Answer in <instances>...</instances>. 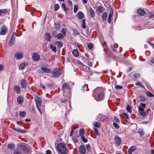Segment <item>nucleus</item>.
I'll return each mask as SVG.
<instances>
[{
    "label": "nucleus",
    "instance_id": "e433bc0d",
    "mask_svg": "<svg viewBox=\"0 0 154 154\" xmlns=\"http://www.w3.org/2000/svg\"><path fill=\"white\" fill-rule=\"evenodd\" d=\"M62 7L63 8L64 11L66 12L69 10L68 8L66 7L64 3L62 4Z\"/></svg>",
    "mask_w": 154,
    "mask_h": 154
},
{
    "label": "nucleus",
    "instance_id": "13d9d810",
    "mask_svg": "<svg viewBox=\"0 0 154 154\" xmlns=\"http://www.w3.org/2000/svg\"><path fill=\"white\" fill-rule=\"evenodd\" d=\"M115 88L117 89H122V87L121 86L116 85V86Z\"/></svg>",
    "mask_w": 154,
    "mask_h": 154
},
{
    "label": "nucleus",
    "instance_id": "6ab92c4d",
    "mask_svg": "<svg viewBox=\"0 0 154 154\" xmlns=\"http://www.w3.org/2000/svg\"><path fill=\"white\" fill-rule=\"evenodd\" d=\"M78 18L80 19H82L85 17L83 13L81 11H79L77 14Z\"/></svg>",
    "mask_w": 154,
    "mask_h": 154
},
{
    "label": "nucleus",
    "instance_id": "c85d7f7f",
    "mask_svg": "<svg viewBox=\"0 0 154 154\" xmlns=\"http://www.w3.org/2000/svg\"><path fill=\"white\" fill-rule=\"evenodd\" d=\"M85 133V130L84 128H82L80 129L79 132V136L80 137H82L84 136L83 134Z\"/></svg>",
    "mask_w": 154,
    "mask_h": 154
},
{
    "label": "nucleus",
    "instance_id": "4d7b16f0",
    "mask_svg": "<svg viewBox=\"0 0 154 154\" xmlns=\"http://www.w3.org/2000/svg\"><path fill=\"white\" fill-rule=\"evenodd\" d=\"M114 119H115V121L117 122H120V120H119V118L116 117H115Z\"/></svg>",
    "mask_w": 154,
    "mask_h": 154
},
{
    "label": "nucleus",
    "instance_id": "f3484780",
    "mask_svg": "<svg viewBox=\"0 0 154 154\" xmlns=\"http://www.w3.org/2000/svg\"><path fill=\"white\" fill-rule=\"evenodd\" d=\"M27 83L24 79H22L21 81V85L23 88H26L27 87Z\"/></svg>",
    "mask_w": 154,
    "mask_h": 154
},
{
    "label": "nucleus",
    "instance_id": "09e8293b",
    "mask_svg": "<svg viewBox=\"0 0 154 154\" xmlns=\"http://www.w3.org/2000/svg\"><path fill=\"white\" fill-rule=\"evenodd\" d=\"M113 126L116 129H118L119 128V126L116 123L113 122Z\"/></svg>",
    "mask_w": 154,
    "mask_h": 154
},
{
    "label": "nucleus",
    "instance_id": "f8f14e48",
    "mask_svg": "<svg viewBox=\"0 0 154 154\" xmlns=\"http://www.w3.org/2000/svg\"><path fill=\"white\" fill-rule=\"evenodd\" d=\"M28 63L27 62L23 63H21L19 67V69L20 70H22L23 69L28 65Z\"/></svg>",
    "mask_w": 154,
    "mask_h": 154
},
{
    "label": "nucleus",
    "instance_id": "774afa93",
    "mask_svg": "<svg viewBox=\"0 0 154 154\" xmlns=\"http://www.w3.org/2000/svg\"><path fill=\"white\" fill-rule=\"evenodd\" d=\"M94 131H95V132L97 134V135L98 134V131L97 129L96 128H94Z\"/></svg>",
    "mask_w": 154,
    "mask_h": 154
},
{
    "label": "nucleus",
    "instance_id": "39448f33",
    "mask_svg": "<svg viewBox=\"0 0 154 154\" xmlns=\"http://www.w3.org/2000/svg\"><path fill=\"white\" fill-rule=\"evenodd\" d=\"M8 29L7 27L5 25L2 26L1 28V31L0 32V34L1 35H5L7 32Z\"/></svg>",
    "mask_w": 154,
    "mask_h": 154
},
{
    "label": "nucleus",
    "instance_id": "393cba45",
    "mask_svg": "<svg viewBox=\"0 0 154 154\" xmlns=\"http://www.w3.org/2000/svg\"><path fill=\"white\" fill-rule=\"evenodd\" d=\"M14 89L15 91L17 93H20V87L19 86L16 85L14 86Z\"/></svg>",
    "mask_w": 154,
    "mask_h": 154
},
{
    "label": "nucleus",
    "instance_id": "2eb2a0df",
    "mask_svg": "<svg viewBox=\"0 0 154 154\" xmlns=\"http://www.w3.org/2000/svg\"><path fill=\"white\" fill-rule=\"evenodd\" d=\"M136 147L135 146H131L128 150V154H131L136 149Z\"/></svg>",
    "mask_w": 154,
    "mask_h": 154
},
{
    "label": "nucleus",
    "instance_id": "4468645a",
    "mask_svg": "<svg viewBox=\"0 0 154 154\" xmlns=\"http://www.w3.org/2000/svg\"><path fill=\"white\" fill-rule=\"evenodd\" d=\"M65 88H66L67 90H68L69 91L70 90L69 86L66 83H64L63 85L62 88V90L63 91H64Z\"/></svg>",
    "mask_w": 154,
    "mask_h": 154
},
{
    "label": "nucleus",
    "instance_id": "c9c22d12",
    "mask_svg": "<svg viewBox=\"0 0 154 154\" xmlns=\"http://www.w3.org/2000/svg\"><path fill=\"white\" fill-rule=\"evenodd\" d=\"M94 126H95L96 127L99 128L100 127V124L97 122H94Z\"/></svg>",
    "mask_w": 154,
    "mask_h": 154
},
{
    "label": "nucleus",
    "instance_id": "1a4fd4ad",
    "mask_svg": "<svg viewBox=\"0 0 154 154\" xmlns=\"http://www.w3.org/2000/svg\"><path fill=\"white\" fill-rule=\"evenodd\" d=\"M15 57L17 60H20L23 58V54L22 52H17L15 54Z\"/></svg>",
    "mask_w": 154,
    "mask_h": 154
},
{
    "label": "nucleus",
    "instance_id": "4be33fe9",
    "mask_svg": "<svg viewBox=\"0 0 154 154\" xmlns=\"http://www.w3.org/2000/svg\"><path fill=\"white\" fill-rule=\"evenodd\" d=\"M89 11H90L91 17L92 18H93L95 16V13L94 10L92 8H89Z\"/></svg>",
    "mask_w": 154,
    "mask_h": 154
},
{
    "label": "nucleus",
    "instance_id": "4c0bfd02",
    "mask_svg": "<svg viewBox=\"0 0 154 154\" xmlns=\"http://www.w3.org/2000/svg\"><path fill=\"white\" fill-rule=\"evenodd\" d=\"M126 110L127 111H128L129 113H131L132 112V109L131 107L128 105L126 107Z\"/></svg>",
    "mask_w": 154,
    "mask_h": 154
},
{
    "label": "nucleus",
    "instance_id": "de8ad7c7",
    "mask_svg": "<svg viewBox=\"0 0 154 154\" xmlns=\"http://www.w3.org/2000/svg\"><path fill=\"white\" fill-rule=\"evenodd\" d=\"M87 46L89 49L91 50L93 48V45L91 43H88L87 44Z\"/></svg>",
    "mask_w": 154,
    "mask_h": 154
},
{
    "label": "nucleus",
    "instance_id": "a211bd4d",
    "mask_svg": "<svg viewBox=\"0 0 154 154\" xmlns=\"http://www.w3.org/2000/svg\"><path fill=\"white\" fill-rule=\"evenodd\" d=\"M137 13L139 15L141 16H143L145 14V11L141 9H138L137 11Z\"/></svg>",
    "mask_w": 154,
    "mask_h": 154
},
{
    "label": "nucleus",
    "instance_id": "ea45409f",
    "mask_svg": "<svg viewBox=\"0 0 154 154\" xmlns=\"http://www.w3.org/2000/svg\"><path fill=\"white\" fill-rule=\"evenodd\" d=\"M85 20L84 19H83L82 21V27L84 29H85L86 28V26L85 25Z\"/></svg>",
    "mask_w": 154,
    "mask_h": 154
},
{
    "label": "nucleus",
    "instance_id": "20e7f679",
    "mask_svg": "<svg viewBox=\"0 0 154 154\" xmlns=\"http://www.w3.org/2000/svg\"><path fill=\"white\" fill-rule=\"evenodd\" d=\"M97 120L99 121H101L105 122L106 121L107 119L105 115L99 114L97 116Z\"/></svg>",
    "mask_w": 154,
    "mask_h": 154
},
{
    "label": "nucleus",
    "instance_id": "49530a36",
    "mask_svg": "<svg viewBox=\"0 0 154 154\" xmlns=\"http://www.w3.org/2000/svg\"><path fill=\"white\" fill-rule=\"evenodd\" d=\"M86 148L88 151L90 152V146L89 144H88L86 145Z\"/></svg>",
    "mask_w": 154,
    "mask_h": 154
},
{
    "label": "nucleus",
    "instance_id": "0eeeda50",
    "mask_svg": "<svg viewBox=\"0 0 154 154\" xmlns=\"http://www.w3.org/2000/svg\"><path fill=\"white\" fill-rule=\"evenodd\" d=\"M79 150L81 154H85L86 152V149L84 145H80L79 148Z\"/></svg>",
    "mask_w": 154,
    "mask_h": 154
},
{
    "label": "nucleus",
    "instance_id": "ddd939ff",
    "mask_svg": "<svg viewBox=\"0 0 154 154\" xmlns=\"http://www.w3.org/2000/svg\"><path fill=\"white\" fill-rule=\"evenodd\" d=\"M15 39V37L14 36L13 34H12L11 36V39L9 43V45L10 46H12L14 44V41Z\"/></svg>",
    "mask_w": 154,
    "mask_h": 154
},
{
    "label": "nucleus",
    "instance_id": "680f3d73",
    "mask_svg": "<svg viewBox=\"0 0 154 154\" xmlns=\"http://www.w3.org/2000/svg\"><path fill=\"white\" fill-rule=\"evenodd\" d=\"M122 114L124 116H125V117H126V118L127 119H129L128 116L126 113H122Z\"/></svg>",
    "mask_w": 154,
    "mask_h": 154
},
{
    "label": "nucleus",
    "instance_id": "79ce46f5",
    "mask_svg": "<svg viewBox=\"0 0 154 154\" xmlns=\"http://www.w3.org/2000/svg\"><path fill=\"white\" fill-rule=\"evenodd\" d=\"M139 112L140 115L143 117H145L146 115V112L145 111H143L140 112Z\"/></svg>",
    "mask_w": 154,
    "mask_h": 154
},
{
    "label": "nucleus",
    "instance_id": "f704fd0d",
    "mask_svg": "<svg viewBox=\"0 0 154 154\" xmlns=\"http://www.w3.org/2000/svg\"><path fill=\"white\" fill-rule=\"evenodd\" d=\"M54 24L55 27L56 28L59 29L61 27V25L58 22H56Z\"/></svg>",
    "mask_w": 154,
    "mask_h": 154
},
{
    "label": "nucleus",
    "instance_id": "6e6552de",
    "mask_svg": "<svg viewBox=\"0 0 154 154\" xmlns=\"http://www.w3.org/2000/svg\"><path fill=\"white\" fill-rule=\"evenodd\" d=\"M140 106L138 107V110L140 112L144 111V108L146 107V105L145 104L140 103Z\"/></svg>",
    "mask_w": 154,
    "mask_h": 154
},
{
    "label": "nucleus",
    "instance_id": "7ed1b4c3",
    "mask_svg": "<svg viewBox=\"0 0 154 154\" xmlns=\"http://www.w3.org/2000/svg\"><path fill=\"white\" fill-rule=\"evenodd\" d=\"M52 76L55 78L59 77L61 74V71L59 69H54L52 72Z\"/></svg>",
    "mask_w": 154,
    "mask_h": 154
},
{
    "label": "nucleus",
    "instance_id": "e2e57ef3",
    "mask_svg": "<svg viewBox=\"0 0 154 154\" xmlns=\"http://www.w3.org/2000/svg\"><path fill=\"white\" fill-rule=\"evenodd\" d=\"M14 154H21L20 152L17 151H14Z\"/></svg>",
    "mask_w": 154,
    "mask_h": 154
},
{
    "label": "nucleus",
    "instance_id": "5701e85b",
    "mask_svg": "<svg viewBox=\"0 0 154 154\" xmlns=\"http://www.w3.org/2000/svg\"><path fill=\"white\" fill-rule=\"evenodd\" d=\"M45 37L46 40L48 41H51V36L49 33H46L45 35Z\"/></svg>",
    "mask_w": 154,
    "mask_h": 154
},
{
    "label": "nucleus",
    "instance_id": "cd10ccee",
    "mask_svg": "<svg viewBox=\"0 0 154 154\" xmlns=\"http://www.w3.org/2000/svg\"><path fill=\"white\" fill-rule=\"evenodd\" d=\"M8 147L10 149H13L15 147V145L14 144L11 143L8 144Z\"/></svg>",
    "mask_w": 154,
    "mask_h": 154
},
{
    "label": "nucleus",
    "instance_id": "f03ea898",
    "mask_svg": "<svg viewBox=\"0 0 154 154\" xmlns=\"http://www.w3.org/2000/svg\"><path fill=\"white\" fill-rule=\"evenodd\" d=\"M35 99L37 108L41 114L42 112L40 108V107L41 106L42 104V100L38 96L36 97L35 98Z\"/></svg>",
    "mask_w": 154,
    "mask_h": 154
},
{
    "label": "nucleus",
    "instance_id": "c756f323",
    "mask_svg": "<svg viewBox=\"0 0 154 154\" xmlns=\"http://www.w3.org/2000/svg\"><path fill=\"white\" fill-rule=\"evenodd\" d=\"M55 44L56 45L57 47L61 48L63 46V44L62 42H56Z\"/></svg>",
    "mask_w": 154,
    "mask_h": 154
},
{
    "label": "nucleus",
    "instance_id": "864d4df0",
    "mask_svg": "<svg viewBox=\"0 0 154 154\" xmlns=\"http://www.w3.org/2000/svg\"><path fill=\"white\" fill-rule=\"evenodd\" d=\"M148 16L149 18H154V14L152 13H150L149 14Z\"/></svg>",
    "mask_w": 154,
    "mask_h": 154
},
{
    "label": "nucleus",
    "instance_id": "b1692460",
    "mask_svg": "<svg viewBox=\"0 0 154 154\" xmlns=\"http://www.w3.org/2000/svg\"><path fill=\"white\" fill-rule=\"evenodd\" d=\"M50 49L52 50V51L54 52H56L57 51V48L56 46L55 45H53L52 44H51L50 45Z\"/></svg>",
    "mask_w": 154,
    "mask_h": 154
},
{
    "label": "nucleus",
    "instance_id": "3c124183",
    "mask_svg": "<svg viewBox=\"0 0 154 154\" xmlns=\"http://www.w3.org/2000/svg\"><path fill=\"white\" fill-rule=\"evenodd\" d=\"M78 10V7L77 6L75 5L74 6V11L75 13H76Z\"/></svg>",
    "mask_w": 154,
    "mask_h": 154
},
{
    "label": "nucleus",
    "instance_id": "0e129e2a",
    "mask_svg": "<svg viewBox=\"0 0 154 154\" xmlns=\"http://www.w3.org/2000/svg\"><path fill=\"white\" fill-rule=\"evenodd\" d=\"M46 154H51V152L50 150H46Z\"/></svg>",
    "mask_w": 154,
    "mask_h": 154
},
{
    "label": "nucleus",
    "instance_id": "9d476101",
    "mask_svg": "<svg viewBox=\"0 0 154 154\" xmlns=\"http://www.w3.org/2000/svg\"><path fill=\"white\" fill-rule=\"evenodd\" d=\"M114 140L117 146H119L121 143V140L120 138L118 136H115Z\"/></svg>",
    "mask_w": 154,
    "mask_h": 154
},
{
    "label": "nucleus",
    "instance_id": "aec40b11",
    "mask_svg": "<svg viewBox=\"0 0 154 154\" xmlns=\"http://www.w3.org/2000/svg\"><path fill=\"white\" fill-rule=\"evenodd\" d=\"M41 69L42 71L45 73H49L51 72V70L46 67H42Z\"/></svg>",
    "mask_w": 154,
    "mask_h": 154
},
{
    "label": "nucleus",
    "instance_id": "052dcab7",
    "mask_svg": "<svg viewBox=\"0 0 154 154\" xmlns=\"http://www.w3.org/2000/svg\"><path fill=\"white\" fill-rule=\"evenodd\" d=\"M1 11H2V14H4V13H5L7 12V10L6 9H3L2 10H1Z\"/></svg>",
    "mask_w": 154,
    "mask_h": 154
},
{
    "label": "nucleus",
    "instance_id": "a878e982",
    "mask_svg": "<svg viewBox=\"0 0 154 154\" xmlns=\"http://www.w3.org/2000/svg\"><path fill=\"white\" fill-rule=\"evenodd\" d=\"M72 54L73 55L76 57L79 56V53L78 50L77 49H74L72 51Z\"/></svg>",
    "mask_w": 154,
    "mask_h": 154
},
{
    "label": "nucleus",
    "instance_id": "2f4dec72",
    "mask_svg": "<svg viewBox=\"0 0 154 154\" xmlns=\"http://www.w3.org/2000/svg\"><path fill=\"white\" fill-rule=\"evenodd\" d=\"M146 95L149 97H154L153 95L149 91H147L146 92Z\"/></svg>",
    "mask_w": 154,
    "mask_h": 154
},
{
    "label": "nucleus",
    "instance_id": "8fccbe9b",
    "mask_svg": "<svg viewBox=\"0 0 154 154\" xmlns=\"http://www.w3.org/2000/svg\"><path fill=\"white\" fill-rule=\"evenodd\" d=\"M46 86L47 87L49 88H52L53 87V84L50 83H47L46 85Z\"/></svg>",
    "mask_w": 154,
    "mask_h": 154
},
{
    "label": "nucleus",
    "instance_id": "a19ab883",
    "mask_svg": "<svg viewBox=\"0 0 154 154\" xmlns=\"http://www.w3.org/2000/svg\"><path fill=\"white\" fill-rule=\"evenodd\" d=\"M98 97L99 99L101 100L103 98V94L102 93H99L98 94Z\"/></svg>",
    "mask_w": 154,
    "mask_h": 154
},
{
    "label": "nucleus",
    "instance_id": "473e14b6",
    "mask_svg": "<svg viewBox=\"0 0 154 154\" xmlns=\"http://www.w3.org/2000/svg\"><path fill=\"white\" fill-rule=\"evenodd\" d=\"M107 17V14L106 12L103 13L102 16V18L103 20H105Z\"/></svg>",
    "mask_w": 154,
    "mask_h": 154
},
{
    "label": "nucleus",
    "instance_id": "9b49d317",
    "mask_svg": "<svg viewBox=\"0 0 154 154\" xmlns=\"http://www.w3.org/2000/svg\"><path fill=\"white\" fill-rule=\"evenodd\" d=\"M113 14V10L112 8H111L110 9V13L108 15V17L107 19V21L109 23H110L111 22V17Z\"/></svg>",
    "mask_w": 154,
    "mask_h": 154
},
{
    "label": "nucleus",
    "instance_id": "412c9836",
    "mask_svg": "<svg viewBox=\"0 0 154 154\" xmlns=\"http://www.w3.org/2000/svg\"><path fill=\"white\" fill-rule=\"evenodd\" d=\"M23 99L21 96H19L17 98V101L18 103L21 104L23 103Z\"/></svg>",
    "mask_w": 154,
    "mask_h": 154
},
{
    "label": "nucleus",
    "instance_id": "69168bd1",
    "mask_svg": "<svg viewBox=\"0 0 154 154\" xmlns=\"http://www.w3.org/2000/svg\"><path fill=\"white\" fill-rule=\"evenodd\" d=\"M74 142L76 143L78 142V140L76 138H73Z\"/></svg>",
    "mask_w": 154,
    "mask_h": 154
},
{
    "label": "nucleus",
    "instance_id": "338daca9",
    "mask_svg": "<svg viewBox=\"0 0 154 154\" xmlns=\"http://www.w3.org/2000/svg\"><path fill=\"white\" fill-rule=\"evenodd\" d=\"M40 85H41V87L42 89H45V86L44 85L42 84L41 83Z\"/></svg>",
    "mask_w": 154,
    "mask_h": 154
},
{
    "label": "nucleus",
    "instance_id": "7c9ffc66",
    "mask_svg": "<svg viewBox=\"0 0 154 154\" xmlns=\"http://www.w3.org/2000/svg\"><path fill=\"white\" fill-rule=\"evenodd\" d=\"M14 129L17 131L20 132L21 133H24L25 132V131L24 130L21 129L14 128Z\"/></svg>",
    "mask_w": 154,
    "mask_h": 154
},
{
    "label": "nucleus",
    "instance_id": "c03bdc74",
    "mask_svg": "<svg viewBox=\"0 0 154 154\" xmlns=\"http://www.w3.org/2000/svg\"><path fill=\"white\" fill-rule=\"evenodd\" d=\"M81 139L84 143H86L88 142V140L85 138L84 136L81 137Z\"/></svg>",
    "mask_w": 154,
    "mask_h": 154
},
{
    "label": "nucleus",
    "instance_id": "603ef678",
    "mask_svg": "<svg viewBox=\"0 0 154 154\" xmlns=\"http://www.w3.org/2000/svg\"><path fill=\"white\" fill-rule=\"evenodd\" d=\"M66 29L64 28H63L61 31V32L65 36H66Z\"/></svg>",
    "mask_w": 154,
    "mask_h": 154
},
{
    "label": "nucleus",
    "instance_id": "bf43d9fd",
    "mask_svg": "<svg viewBox=\"0 0 154 154\" xmlns=\"http://www.w3.org/2000/svg\"><path fill=\"white\" fill-rule=\"evenodd\" d=\"M73 33L75 35H78L79 34V33L76 30L74 29L73 31Z\"/></svg>",
    "mask_w": 154,
    "mask_h": 154
},
{
    "label": "nucleus",
    "instance_id": "a18cd8bd",
    "mask_svg": "<svg viewBox=\"0 0 154 154\" xmlns=\"http://www.w3.org/2000/svg\"><path fill=\"white\" fill-rule=\"evenodd\" d=\"M59 8V5L58 4H56L54 5V10L55 11L58 10Z\"/></svg>",
    "mask_w": 154,
    "mask_h": 154
},
{
    "label": "nucleus",
    "instance_id": "423d86ee",
    "mask_svg": "<svg viewBox=\"0 0 154 154\" xmlns=\"http://www.w3.org/2000/svg\"><path fill=\"white\" fill-rule=\"evenodd\" d=\"M32 57L33 60L35 62L38 61L40 59V56L36 53L33 54Z\"/></svg>",
    "mask_w": 154,
    "mask_h": 154
},
{
    "label": "nucleus",
    "instance_id": "5fc2aeb1",
    "mask_svg": "<svg viewBox=\"0 0 154 154\" xmlns=\"http://www.w3.org/2000/svg\"><path fill=\"white\" fill-rule=\"evenodd\" d=\"M135 85H136L139 86L141 87H143V86L142 85V84L140 82H136L135 84Z\"/></svg>",
    "mask_w": 154,
    "mask_h": 154
},
{
    "label": "nucleus",
    "instance_id": "72a5a7b5",
    "mask_svg": "<svg viewBox=\"0 0 154 154\" xmlns=\"http://www.w3.org/2000/svg\"><path fill=\"white\" fill-rule=\"evenodd\" d=\"M98 12L100 13H102L103 11V8L101 6H99L97 9Z\"/></svg>",
    "mask_w": 154,
    "mask_h": 154
},
{
    "label": "nucleus",
    "instance_id": "f257e3e1",
    "mask_svg": "<svg viewBox=\"0 0 154 154\" xmlns=\"http://www.w3.org/2000/svg\"><path fill=\"white\" fill-rule=\"evenodd\" d=\"M57 150L59 154H66L67 152V149L66 145L63 143H60L57 144Z\"/></svg>",
    "mask_w": 154,
    "mask_h": 154
},
{
    "label": "nucleus",
    "instance_id": "58836bf2",
    "mask_svg": "<svg viewBox=\"0 0 154 154\" xmlns=\"http://www.w3.org/2000/svg\"><path fill=\"white\" fill-rule=\"evenodd\" d=\"M57 38L58 39H63V36L62 34L60 33L57 35Z\"/></svg>",
    "mask_w": 154,
    "mask_h": 154
},
{
    "label": "nucleus",
    "instance_id": "dca6fc26",
    "mask_svg": "<svg viewBox=\"0 0 154 154\" xmlns=\"http://www.w3.org/2000/svg\"><path fill=\"white\" fill-rule=\"evenodd\" d=\"M20 147L21 149L25 152H28L29 151V149L26 146L23 145H20Z\"/></svg>",
    "mask_w": 154,
    "mask_h": 154
},
{
    "label": "nucleus",
    "instance_id": "37998d69",
    "mask_svg": "<svg viewBox=\"0 0 154 154\" xmlns=\"http://www.w3.org/2000/svg\"><path fill=\"white\" fill-rule=\"evenodd\" d=\"M26 115V112H22L20 113L19 115L20 116L24 117Z\"/></svg>",
    "mask_w": 154,
    "mask_h": 154
},
{
    "label": "nucleus",
    "instance_id": "6e6d98bb",
    "mask_svg": "<svg viewBox=\"0 0 154 154\" xmlns=\"http://www.w3.org/2000/svg\"><path fill=\"white\" fill-rule=\"evenodd\" d=\"M67 4L69 6H72V2H71L69 0H68L67 1Z\"/></svg>",
    "mask_w": 154,
    "mask_h": 154
},
{
    "label": "nucleus",
    "instance_id": "bb28decb",
    "mask_svg": "<svg viewBox=\"0 0 154 154\" xmlns=\"http://www.w3.org/2000/svg\"><path fill=\"white\" fill-rule=\"evenodd\" d=\"M137 132L139 134L140 136H142L144 135V133L143 130L142 129H139L138 130Z\"/></svg>",
    "mask_w": 154,
    "mask_h": 154
}]
</instances>
